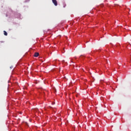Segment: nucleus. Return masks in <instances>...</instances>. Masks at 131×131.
Instances as JSON below:
<instances>
[{"label": "nucleus", "instance_id": "f257e3e1", "mask_svg": "<svg viewBox=\"0 0 131 131\" xmlns=\"http://www.w3.org/2000/svg\"><path fill=\"white\" fill-rule=\"evenodd\" d=\"M52 3H53V4H54V5H55V6H57V1H56V0H52Z\"/></svg>", "mask_w": 131, "mask_h": 131}, {"label": "nucleus", "instance_id": "f03ea898", "mask_svg": "<svg viewBox=\"0 0 131 131\" xmlns=\"http://www.w3.org/2000/svg\"><path fill=\"white\" fill-rule=\"evenodd\" d=\"M39 55V53L36 52V53H35V54L34 55V57H38Z\"/></svg>", "mask_w": 131, "mask_h": 131}, {"label": "nucleus", "instance_id": "7ed1b4c3", "mask_svg": "<svg viewBox=\"0 0 131 131\" xmlns=\"http://www.w3.org/2000/svg\"><path fill=\"white\" fill-rule=\"evenodd\" d=\"M4 34L5 36H8V33L6 31H4Z\"/></svg>", "mask_w": 131, "mask_h": 131}]
</instances>
